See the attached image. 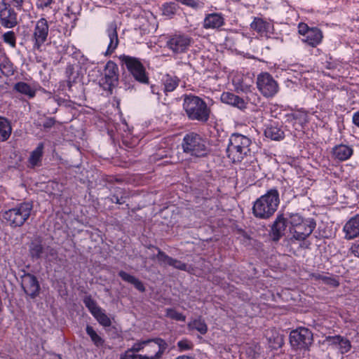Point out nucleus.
<instances>
[{
    "label": "nucleus",
    "instance_id": "1",
    "mask_svg": "<svg viewBox=\"0 0 359 359\" xmlns=\"http://www.w3.org/2000/svg\"><path fill=\"white\" fill-rule=\"evenodd\" d=\"M251 144L252 141L247 136L239 133L232 134L226 149L228 158L233 163H243V168L247 169L255 161L253 152L250 148Z\"/></svg>",
    "mask_w": 359,
    "mask_h": 359
},
{
    "label": "nucleus",
    "instance_id": "2",
    "mask_svg": "<svg viewBox=\"0 0 359 359\" xmlns=\"http://www.w3.org/2000/svg\"><path fill=\"white\" fill-rule=\"evenodd\" d=\"M279 203L280 198L278 190L271 189L255 201L252 214L259 219H269L277 210Z\"/></svg>",
    "mask_w": 359,
    "mask_h": 359
},
{
    "label": "nucleus",
    "instance_id": "3",
    "mask_svg": "<svg viewBox=\"0 0 359 359\" xmlns=\"http://www.w3.org/2000/svg\"><path fill=\"white\" fill-rule=\"evenodd\" d=\"M183 109L189 120L201 123H206L208 121L211 112L202 98L193 95H184Z\"/></svg>",
    "mask_w": 359,
    "mask_h": 359
},
{
    "label": "nucleus",
    "instance_id": "4",
    "mask_svg": "<svg viewBox=\"0 0 359 359\" xmlns=\"http://www.w3.org/2000/svg\"><path fill=\"white\" fill-rule=\"evenodd\" d=\"M33 210L32 202H23L15 208L5 211L3 217L10 224L11 227H20L29 218Z\"/></svg>",
    "mask_w": 359,
    "mask_h": 359
},
{
    "label": "nucleus",
    "instance_id": "5",
    "mask_svg": "<svg viewBox=\"0 0 359 359\" xmlns=\"http://www.w3.org/2000/svg\"><path fill=\"white\" fill-rule=\"evenodd\" d=\"M182 149L184 153L196 157H204L208 153L206 141L194 133L187 134L184 137Z\"/></svg>",
    "mask_w": 359,
    "mask_h": 359
},
{
    "label": "nucleus",
    "instance_id": "6",
    "mask_svg": "<svg viewBox=\"0 0 359 359\" xmlns=\"http://www.w3.org/2000/svg\"><path fill=\"white\" fill-rule=\"evenodd\" d=\"M119 60L137 81L143 84L149 83L148 74L140 59L123 55L119 57Z\"/></svg>",
    "mask_w": 359,
    "mask_h": 359
},
{
    "label": "nucleus",
    "instance_id": "7",
    "mask_svg": "<svg viewBox=\"0 0 359 359\" xmlns=\"http://www.w3.org/2000/svg\"><path fill=\"white\" fill-rule=\"evenodd\" d=\"M290 341L294 348L309 351L313 342V335L309 329L300 327L290 332Z\"/></svg>",
    "mask_w": 359,
    "mask_h": 359
},
{
    "label": "nucleus",
    "instance_id": "8",
    "mask_svg": "<svg viewBox=\"0 0 359 359\" xmlns=\"http://www.w3.org/2000/svg\"><path fill=\"white\" fill-rule=\"evenodd\" d=\"M20 276V285L25 294L32 299H34L40 294L41 286L38 278L33 274L22 271Z\"/></svg>",
    "mask_w": 359,
    "mask_h": 359
},
{
    "label": "nucleus",
    "instance_id": "9",
    "mask_svg": "<svg viewBox=\"0 0 359 359\" xmlns=\"http://www.w3.org/2000/svg\"><path fill=\"white\" fill-rule=\"evenodd\" d=\"M104 76L100 81V86L104 90L111 93L113 88L118 84V69L113 61H108L104 67Z\"/></svg>",
    "mask_w": 359,
    "mask_h": 359
},
{
    "label": "nucleus",
    "instance_id": "10",
    "mask_svg": "<svg viewBox=\"0 0 359 359\" xmlns=\"http://www.w3.org/2000/svg\"><path fill=\"white\" fill-rule=\"evenodd\" d=\"M257 86L261 93L266 97H273L278 91V85L272 76L267 72L262 73L257 78Z\"/></svg>",
    "mask_w": 359,
    "mask_h": 359
},
{
    "label": "nucleus",
    "instance_id": "11",
    "mask_svg": "<svg viewBox=\"0 0 359 359\" xmlns=\"http://www.w3.org/2000/svg\"><path fill=\"white\" fill-rule=\"evenodd\" d=\"M316 223L314 219L307 218L305 222L294 228H290L292 238L298 241L306 240L313 231Z\"/></svg>",
    "mask_w": 359,
    "mask_h": 359
},
{
    "label": "nucleus",
    "instance_id": "12",
    "mask_svg": "<svg viewBox=\"0 0 359 359\" xmlns=\"http://www.w3.org/2000/svg\"><path fill=\"white\" fill-rule=\"evenodd\" d=\"M167 348L168 344L161 338L148 339L144 356H147L149 359H159Z\"/></svg>",
    "mask_w": 359,
    "mask_h": 359
},
{
    "label": "nucleus",
    "instance_id": "13",
    "mask_svg": "<svg viewBox=\"0 0 359 359\" xmlns=\"http://www.w3.org/2000/svg\"><path fill=\"white\" fill-rule=\"evenodd\" d=\"M17 24V14L15 11L4 0L0 1V25L6 28H13Z\"/></svg>",
    "mask_w": 359,
    "mask_h": 359
},
{
    "label": "nucleus",
    "instance_id": "14",
    "mask_svg": "<svg viewBox=\"0 0 359 359\" xmlns=\"http://www.w3.org/2000/svg\"><path fill=\"white\" fill-rule=\"evenodd\" d=\"M191 41V38L186 35L175 34L167 41L166 45L173 53L180 54L188 50Z\"/></svg>",
    "mask_w": 359,
    "mask_h": 359
},
{
    "label": "nucleus",
    "instance_id": "15",
    "mask_svg": "<svg viewBox=\"0 0 359 359\" xmlns=\"http://www.w3.org/2000/svg\"><path fill=\"white\" fill-rule=\"evenodd\" d=\"M48 34V25L45 18H41L37 21L34 32L35 43L34 48L39 50L42 44L46 41Z\"/></svg>",
    "mask_w": 359,
    "mask_h": 359
},
{
    "label": "nucleus",
    "instance_id": "16",
    "mask_svg": "<svg viewBox=\"0 0 359 359\" xmlns=\"http://www.w3.org/2000/svg\"><path fill=\"white\" fill-rule=\"evenodd\" d=\"M287 220L283 215H278L271 226V236L273 241H278L285 233Z\"/></svg>",
    "mask_w": 359,
    "mask_h": 359
},
{
    "label": "nucleus",
    "instance_id": "17",
    "mask_svg": "<svg viewBox=\"0 0 359 359\" xmlns=\"http://www.w3.org/2000/svg\"><path fill=\"white\" fill-rule=\"evenodd\" d=\"M107 32L109 40V43L107 46L105 55H108L112 54L114 52L119 42L117 33V25L116 22H112L108 25Z\"/></svg>",
    "mask_w": 359,
    "mask_h": 359
},
{
    "label": "nucleus",
    "instance_id": "18",
    "mask_svg": "<svg viewBox=\"0 0 359 359\" xmlns=\"http://www.w3.org/2000/svg\"><path fill=\"white\" fill-rule=\"evenodd\" d=\"M221 101L223 103L232 105L239 109H245L247 107V102L238 95L230 92H224L221 95Z\"/></svg>",
    "mask_w": 359,
    "mask_h": 359
},
{
    "label": "nucleus",
    "instance_id": "19",
    "mask_svg": "<svg viewBox=\"0 0 359 359\" xmlns=\"http://www.w3.org/2000/svg\"><path fill=\"white\" fill-rule=\"evenodd\" d=\"M345 238L351 240L359 236V215L351 218L344 227Z\"/></svg>",
    "mask_w": 359,
    "mask_h": 359
},
{
    "label": "nucleus",
    "instance_id": "20",
    "mask_svg": "<svg viewBox=\"0 0 359 359\" xmlns=\"http://www.w3.org/2000/svg\"><path fill=\"white\" fill-rule=\"evenodd\" d=\"M224 24V18L221 13L208 14L203 21L205 29H219Z\"/></svg>",
    "mask_w": 359,
    "mask_h": 359
},
{
    "label": "nucleus",
    "instance_id": "21",
    "mask_svg": "<svg viewBox=\"0 0 359 359\" xmlns=\"http://www.w3.org/2000/svg\"><path fill=\"white\" fill-rule=\"evenodd\" d=\"M43 149L44 144L41 142L37 145L36 148L31 152L30 156L28 159L29 166L30 168L41 165Z\"/></svg>",
    "mask_w": 359,
    "mask_h": 359
},
{
    "label": "nucleus",
    "instance_id": "22",
    "mask_svg": "<svg viewBox=\"0 0 359 359\" xmlns=\"http://www.w3.org/2000/svg\"><path fill=\"white\" fill-rule=\"evenodd\" d=\"M323 39V33L317 27H311L308 34L305 36L304 41L312 47H316L320 43Z\"/></svg>",
    "mask_w": 359,
    "mask_h": 359
},
{
    "label": "nucleus",
    "instance_id": "23",
    "mask_svg": "<svg viewBox=\"0 0 359 359\" xmlns=\"http://www.w3.org/2000/svg\"><path fill=\"white\" fill-rule=\"evenodd\" d=\"M79 65H69L66 67L65 74L68 88L70 90L72 85L78 81L80 78Z\"/></svg>",
    "mask_w": 359,
    "mask_h": 359
},
{
    "label": "nucleus",
    "instance_id": "24",
    "mask_svg": "<svg viewBox=\"0 0 359 359\" xmlns=\"http://www.w3.org/2000/svg\"><path fill=\"white\" fill-rule=\"evenodd\" d=\"M333 156L335 158L343 161L348 159L353 154V149L344 144H340L333 148Z\"/></svg>",
    "mask_w": 359,
    "mask_h": 359
},
{
    "label": "nucleus",
    "instance_id": "25",
    "mask_svg": "<svg viewBox=\"0 0 359 359\" xmlns=\"http://www.w3.org/2000/svg\"><path fill=\"white\" fill-rule=\"evenodd\" d=\"M327 341L331 342L332 344L338 345L342 353L348 352L351 346V342L346 338L339 335L327 337Z\"/></svg>",
    "mask_w": 359,
    "mask_h": 359
},
{
    "label": "nucleus",
    "instance_id": "26",
    "mask_svg": "<svg viewBox=\"0 0 359 359\" xmlns=\"http://www.w3.org/2000/svg\"><path fill=\"white\" fill-rule=\"evenodd\" d=\"M118 276L126 282H128L134 285V287L141 292L145 291V287L142 281H140L136 277L126 273L124 271H120Z\"/></svg>",
    "mask_w": 359,
    "mask_h": 359
},
{
    "label": "nucleus",
    "instance_id": "27",
    "mask_svg": "<svg viewBox=\"0 0 359 359\" xmlns=\"http://www.w3.org/2000/svg\"><path fill=\"white\" fill-rule=\"evenodd\" d=\"M86 332L90 337V341L97 348L102 347L104 344V339L97 332V331L90 325L86 327Z\"/></svg>",
    "mask_w": 359,
    "mask_h": 359
},
{
    "label": "nucleus",
    "instance_id": "28",
    "mask_svg": "<svg viewBox=\"0 0 359 359\" xmlns=\"http://www.w3.org/2000/svg\"><path fill=\"white\" fill-rule=\"evenodd\" d=\"M43 250L42 242L39 239L32 241L29 247V255L32 259H40L43 253Z\"/></svg>",
    "mask_w": 359,
    "mask_h": 359
},
{
    "label": "nucleus",
    "instance_id": "29",
    "mask_svg": "<svg viewBox=\"0 0 359 359\" xmlns=\"http://www.w3.org/2000/svg\"><path fill=\"white\" fill-rule=\"evenodd\" d=\"M12 128L8 120L0 116V142L7 140L11 136Z\"/></svg>",
    "mask_w": 359,
    "mask_h": 359
},
{
    "label": "nucleus",
    "instance_id": "30",
    "mask_svg": "<svg viewBox=\"0 0 359 359\" xmlns=\"http://www.w3.org/2000/svg\"><path fill=\"white\" fill-rule=\"evenodd\" d=\"M111 192V201L117 204H123L126 203V193L125 190L120 187H111L110 188Z\"/></svg>",
    "mask_w": 359,
    "mask_h": 359
},
{
    "label": "nucleus",
    "instance_id": "31",
    "mask_svg": "<svg viewBox=\"0 0 359 359\" xmlns=\"http://www.w3.org/2000/svg\"><path fill=\"white\" fill-rule=\"evenodd\" d=\"M264 135L272 140L278 141L284 137V132L277 126H267L264 130Z\"/></svg>",
    "mask_w": 359,
    "mask_h": 359
},
{
    "label": "nucleus",
    "instance_id": "32",
    "mask_svg": "<svg viewBox=\"0 0 359 359\" xmlns=\"http://www.w3.org/2000/svg\"><path fill=\"white\" fill-rule=\"evenodd\" d=\"M13 89L21 94L27 95L30 98L34 97L36 95V90L25 82L20 81L16 83Z\"/></svg>",
    "mask_w": 359,
    "mask_h": 359
},
{
    "label": "nucleus",
    "instance_id": "33",
    "mask_svg": "<svg viewBox=\"0 0 359 359\" xmlns=\"http://www.w3.org/2000/svg\"><path fill=\"white\" fill-rule=\"evenodd\" d=\"M250 27L252 29L255 30L259 34H262L268 32L270 27V24L262 18H255L254 20L250 25Z\"/></svg>",
    "mask_w": 359,
    "mask_h": 359
},
{
    "label": "nucleus",
    "instance_id": "34",
    "mask_svg": "<svg viewBox=\"0 0 359 359\" xmlns=\"http://www.w3.org/2000/svg\"><path fill=\"white\" fill-rule=\"evenodd\" d=\"M180 79L175 76L167 74L163 78L165 92L173 91L179 85Z\"/></svg>",
    "mask_w": 359,
    "mask_h": 359
},
{
    "label": "nucleus",
    "instance_id": "35",
    "mask_svg": "<svg viewBox=\"0 0 359 359\" xmlns=\"http://www.w3.org/2000/svg\"><path fill=\"white\" fill-rule=\"evenodd\" d=\"M190 330H196L201 334H205L208 332V326L205 321L201 318L195 319L188 324Z\"/></svg>",
    "mask_w": 359,
    "mask_h": 359
},
{
    "label": "nucleus",
    "instance_id": "36",
    "mask_svg": "<svg viewBox=\"0 0 359 359\" xmlns=\"http://www.w3.org/2000/svg\"><path fill=\"white\" fill-rule=\"evenodd\" d=\"M287 220V222L290 224V228H294L297 225L301 224L305 220L307 219L304 218L299 213H290L288 215V217L286 218Z\"/></svg>",
    "mask_w": 359,
    "mask_h": 359
},
{
    "label": "nucleus",
    "instance_id": "37",
    "mask_svg": "<svg viewBox=\"0 0 359 359\" xmlns=\"http://www.w3.org/2000/svg\"><path fill=\"white\" fill-rule=\"evenodd\" d=\"M93 316L103 327H109L111 325L110 318L107 316V314L102 311V309L96 312Z\"/></svg>",
    "mask_w": 359,
    "mask_h": 359
},
{
    "label": "nucleus",
    "instance_id": "38",
    "mask_svg": "<svg viewBox=\"0 0 359 359\" xmlns=\"http://www.w3.org/2000/svg\"><path fill=\"white\" fill-rule=\"evenodd\" d=\"M83 302L93 316L101 309L97 306V302L90 295L86 296L83 298Z\"/></svg>",
    "mask_w": 359,
    "mask_h": 359
},
{
    "label": "nucleus",
    "instance_id": "39",
    "mask_svg": "<svg viewBox=\"0 0 359 359\" xmlns=\"http://www.w3.org/2000/svg\"><path fill=\"white\" fill-rule=\"evenodd\" d=\"M0 70L7 77L13 76L15 73L13 64L9 60H4L0 64Z\"/></svg>",
    "mask_w": 359,
    "mask_h": 359
},
{
    "label": "nucleus",
    "instance_id": "40",
    "mask_svg": "<svg viewBox=\"0 0 359 359\" xmlns=\"http://www.w3.org/2000/svg\"><path fill=\"white\" fill-rule=\"evenodd\" d=\"M165 316L177 321L184 322L186 320V316L184 315L171 308L165 309Z\"/></svg>",
    "mask_w": 359,
    "mask_h": 359
},
{
    "label": "nucleus",
    "instance_id": "41",
    "mask_svg": "<svg viewBox=\"0 0 359 359\" xmlns=\"http://www.w3.org/2000/svg\"><path fill=\"white\" fill-rule=\"evenodd\" d=\"M3 41L9 44L12 48H15L16 46V36L15 33L13 31H8L4 33L2 36Z\"/></svg>",
    "mask_w": 359,
    "mask_h": 359
},
{
    "label": "nucleus",
    "instance_id": "42",
    "mask_svg": "<svg viewBox=\"0 0 359 359\" xmlns=\"http://www.w3.org/2000/svg\"><path fill=\"white\" fill-rule=\"evenodd\" d=\"M148 340L140 341L133 344V346L126 351H131L132 353L138 354L140 351H144L147 346Z\"/></svg>",
    "mask_w": 359,
    "mask_h": 359
},
{
    "label": "nucleus",
    "instance_id": "43",
    "mask_svg": "<svg viewBox=\"0 0 359 359\" xmlns=\"http://www.w3.org/2000/svg\"><path fill=\"white\" fill-rule=\"evenodd\" d=\"M169 266H172L176 269H179L184 271H189V266L187 264L178 260L177 259L171 258L169 262Z\"/></svg>",
    "mask_w": 359,
    "mask_h": 359
},
{
    "label": "nucleus",
    "instance_id": "44",
    "mask_svg": "<svg viewBox=\"0 0 359 359\" xmlns=\"http://www.w3.org/2000/svg\"><path fill=\"white\" fill-rule=\"evenodd\" d=\"M177 11V6L173 3L165 4L163 5V14L165 16L171 18L175 14Z\"/></svg>",
    "mask_w": 359,
    "mask_h": 359
},
{
    "label": "nucleus",
    "instance_id": "45",
    "mask_svg": "<svg viewBox=\"0 0 359 359\" xmlns=\"http://www.w3.org/2000/svg\"><path fill=\"white\" fill-rule=\"evenodd\" d=\"M177 347L180 351L192 350L194 344L191 341L184 339L177 342Z\"/></svg>",
    "mask_w": 359,
    "mask_h": 359
},
{
    "label": "nucleus",
    "instance_id": "46",
    "mask_svg": "<svg viewBox=\"0 0 359 359\" xmlns=\"http://www.w3.org/2000/svg\"><path fill=\"white\" fill-rule=\"evenodd\" d=\"M156 248L158 250V254L156 255V258L158 261L161 264H165L168 265L172 257L166 255L163 251H162L158 248Z\"/></svg>",
    "mask_w": 359,
    "mask_h": 359
},
{
    "label": "nucleus",
    "instance_id": "47",
    "mask_svg": "<svg viewBox=\"0 0 359 359\" xmlns=\"http://www.w3.org/2000/svg\"><path fill=\"white\" fill-rule=\"evenodd\" d=\"M121 359H149V358L142 354H133L131 351H125L121 356Z\"/></svg>",
    "mask_w": 359,
    "mask_h": 359
},
{
    "label": "nucleus",
    "instance_id": "48",
    "mask_svg": "<svg viewBox=\"0 0 359 359\" xmlns=\"http://www.w3.org/2000/svg\"><path fill=\"white\" fill-rule=\"evenodd\" d=\"M311 27H309L306 23L301 22L298 25V32L301 35L306 36Z\"/></svg>",
    "mask_w": 359,
    "mask_h": 359
},
{
    "label": "nucleus",
    "instance_id": "49",
    "mask_svg": "<svg viewBox=\"0 0 359 359\" xmlns=\"http://www.w3.org/2000/svg\"><path fill=\"white\" fill-rule=\"evenodd\" d=\"M177 1L184 4L186 6H190L194 8H196L199 6L200 2L198 1L195 0H177Z\"/></svg>",
    "mask_w": 359,
    "mask_h": 359
},
{
    "label": "nucleus",
    "instance_id": "50",
    "mask_svg": "<svg viewBox=\"0 0 359 359\" xmlns=\"http://www.w3.org/2000/svg\"><path fill=\"white\" fill-rule=\"evenodd\" d=\"M324 283L334 287L339 285V283L336 278L330 276H327V278H324Z\"/></svg>",
    "mask_w": 359,
    "mask_h": 359
},
{
    "label": "nucleus",
    "instance_id": "51",
    "mask_svg": "<svg viewBox=\"0 0 359 359\" xmlns=\"http://www.w3.org/2000/svg\"><path fill=\"white\" fill-rule=\"evenodd\" d=\"M55 121L53 118H48L42 124L44 128H50L55 125Z\"/></svg>",
    "mask_w": 359,
    "mask_h": 359
},
{
    "label": "nucleus",
    "instance_id": "52",
    "mask_svg": "<svg viewBox=\"0 0 359 359\" xmlns=\"http://www.w3.org/2000/svg\"><path fill=\"white\" fill-rule=\"evenodd\" d=\"M53 0H37V4L39 7L43 8L48 6Z\"/></svg>",
    "mask_w": 359,
    "mask_h": 359
},
{
    "label": "nucleus",
    "instance_id": "53",
    "mask_svg": "<svg viewBox=\"0 0 359 359\" xmlns=\"http://www.w3.org/2000/svg\"><path fill=\"white\" fill-rule=\"evenodd\" d=\"M311 276L315 280H321L324 283V278H327V276L322 275L320 273H312Z\"/></svg>",
    "mask_w": 359,
    "mask_h": 359
},
{
    "label": "nucleus",
    "instance_id": "54",
    "mask_svg": "<svg viewBox=\"0 0 359 359\" xmlns=\"http://www.w3.org/2000/svg\"><path fill=\"white\" fill-rule=\"evenodd\" d=\"M275 340L276 341V344L272 346L273 348H280L281 346H282V344H283V339L280 336H278Z\"/></svg>",
    "mask_w": 359,
    "mask_h": 359
},
{
    "label": "nucleus",
    "instance_id": "55",
    "mask_svg": "<svg viewBox=\"0 0 359 359\" xmlns=\"http://www.w3.org/2000/svg\"><path fill=\"white\" fill-rule=\"evenodd\" d=\"M25 0H12L13 5L18 9H20Z\"/></svg>",
    "mask_w": 359,
    "mask_h": 359
},
{
    "label": "nucleus",
    "instance_id": "56",
    "mask_svg": "<svg viewBox=\"0 0 359 359\" xmlns=\"http://www.w3.org/2000/svg\"><path fill=\"white\" fill-rule=\"evenodd\" d=\"M353 122L357 126H359V111L355 112L353 116Z\"/></svg>",
    "mask_w": 359,
    "mask_h": 359
},
{
    "label": "nucleus",
    "instance_id": "57",
    "mask_svg": "<svg viewBox=\"0 0 359 359\" xmlns=\"http://www.w3.org/2000/svg\"><path fill=\"white\" fill-rule=\"evenodd\" d=\"M50 255L51 256L55 255H56V252H55V250H53V249H51V250H50Z\"/></svg>",
    "mask_w": 359,
    "mask_h": 359
}]
</instances>
